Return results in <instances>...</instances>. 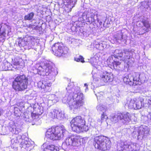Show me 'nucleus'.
Segmentation results:
<instances>
[{
  "mask_svg": "<svg viewBox=\"0 0 151 151\" xmlns=\"http://www.w3.org/2000/svg\"><path fill=\"white\" fill-rule=\"evenodd\" d=\"M52 50L55 55L59 57L63 56L68 52L67 47H63L62 44L59 43L53 45Z\"/></svg>",
  "mask_w": 151,
  "mask_h": 151,
  "instance_id": "10",
  "label": "nucleus"
},
{
  "mask_svg": "<svg viewBox=\"0 0 151 151\" xmlns=\"http://www.w3.org/2000/svg\"><path fill=\"white\" fill-rule=\"evenodd\" d=\"M94 146L96 148L103 151L109 150L111 146L109 139L102 136L96 137L94 138Z\"/></svg>",
  "mask_w": 151,
  "mask_h": 151,
  "instance_id": "6",
  "label": "nucleus"
},
{
  "mask_svg": "<svg viewBox=\"0 0 151 151\" xmlns=\"http://www.w3.org/2000/svg\"><path fill=\"white\" fill-rule=\"evenodd\" d=\"M48 98L49 100L51 101L54 102H55V101H57L58 100V98L57 97H56V96L55 94H52L50 95Z\"/></svg>",
  "mask_w": 151,
  "mask_h": 151,
  "instance_id": "32",
  "label": "nucleus"
},
{
  "mask_svg": "<svg viewBox=\"0 0 151 151\" xmlns=\"http://www.w3.org/2000/svg\"><path fill=\"white\" fill-rule=\"evenodd\" d=\"M119 113H118L116 115L112 114L110 117V119L111 121L114 123H116L119 121V118L118 117Z\"/></svg>",
  "mask_w": 151,
  "mask_h": 151,
  "instance_id": "29",
  "label": "nucleus"
},
{
  "mask_svg": "<svg viewBox=\"0 0 151 151\" xmlns=\"http://www.w3.org/2000/svg\"><path fill=\"white\" fill-rule=\"evenodd\" d=\"M80 137L76 135H71L67 137L65 142L63 143L62 147L63 149H67L68 147L74 146L78 147L81 145Z\"/></svg>",
  "mask_w": 151,
  "mask_h": 151,
  "instance_id": "8",
  "label": "nucleus"
},
{
  "mask_svg": "<svg viewBox=\"0 0 151 151\" xmlns=\"http://www.w3.org/2000/svg\"><path fill=\"white\" fill-rule=\"evenodd\" d=\"M95 16L94 14L91 12H88L86 14L85 12L82 15L83 19L88 22V24H91L93 22L94 23L95 20L94 18Z\"/></svg>",
  "mask_w": 151,
  "mask_h": 151,
  "instance_id": "18",
  "label": "nucleus"
},
{
  "mask_svg": "<svg viewBox=\"0 0 151 151\" xmlns=\"http://www.w3.org/2000/svg\"><path fill=\"white\" fill-rule=\"evenodd\" d=\"M91 60H92L94 62L96 63V59L95 58H91Z\"/></svg>",
  "mask_w": 151,
  "mask_h": 151,
  "instance_id": "46",
  "label": "nucleus"
},
{
  "mask_svg": "<svg viewBox=\"0 0 151 151\" xmlns=\"http://www.w3.org/2000/svg\"><path fill=\"white\" fill-rule=\"evenodd\" d=\"M54 65L51 62L45 63L39 66L38 71L41 72V74L43 76L46 75L55 77L58 74V72L53 68Z\"/></svg>",
  "mask_w": 151,
  "mask_h": 151,
  "instance_id": "7",
  "label": "nucleus"
},
{
  "mask_svg": "<svg viewBox=\"0 0 151 151\" xmlns=\"http://www.w3.org/2000/svg\"><path fill=\"white\" fill-rule=\"evenodd\" d=\"M72 129L77 133L83 131L86 132L89 129L88 127L85 125V121L80 116H77L72 119L70 122Z\"/></svg>",
  "mask_w": 151,
  "mask_h": 151,
  "instance_id": "5",
  "label": "nucleus"
},
{
  "mask_svg": "<svg viewBox=\"0 0 151 151\" xmlns=\"http://www.w3.org/2000/svg\"><path fill=\"white\" fill-rule=\"evenodd\" d=\"M140 74L138 73H133L125 74L123 78L124 82L127 84L134 86L137 92L141 89V80L139 77Z\"/></svg>",
  "mask_w": 151,
  "mask_h": 151,
  "instance_id": "2",
  "label": "nucleus"
},
{
  "mask_svg": "<svg viewBox=\"0 0 151 151\" xmlns=\"http://www.w3.org/2000/svg\"><path fill=\"white\" fill-rule=\"evenodd\" d=\"M123 52L124 56L122 58L123 60H122L124 61L125 63H127L128 65L130 66L132 63H133V60L132 59H133L132 58V56L134 52L130 49H124Z\"/></svg>",
  "mask_w": 151,
  "mask_h": 151,
  "instance_id": "12",
  "label": "nucleus"
},
{
  "mask_svg": "<svg viewBox=\"0 0 151 151\" xmlns=\"http://www.w3.org/2000/svg\"><path fill=\"white\" fill-rule=\"evenodd\" d=\"M1 115V111H0V116Z\"/></svg>",
  "mask_w": 151,
  "mask_h": 151,
  "instance_id": "53",
  "label": "nucleus"
},
{
  "mask_svg": "<svg viewBox=\"0 0 151 151\" xmlns=\"http://www.w3.org/2000/svg\"><path fill=\"white\" fill-rule=\"evenodd\" d=\"M73 2V0H64V3L65 5H69Z\"/></svg>",
  "mask_w": 151,
  "mask_h": 151,
  "instance_id": "39",
  "label": "nucleus"
},
{
  "mask_svg": "<svg viewBox=\"0 0 151 151\" xmlns=\"http://www.w3.org/2000/svg\"><path fill=\"white\" fill-rule=\"evenodd\" d=\"M24 120L26 122H31L33 121L36 124H38L37 123V122L39 123H41V120H40L38 116L36 115L33 114V112L31 113V115L30 116L29 114H28L27 113H25L23 116Z\"/></svg>",
  "mask_w": 151,
  "mask_h": 151,
  "instance_id": "14",
  "label": "nucleus"
},
{
  "mask_svg": "<svg viewBox=\"0 0 151 151\" xmlns=\"http://www.w3.org/2000/svg\"><path fill=\"white\" fill-rule=\"evenodd\" d=\"M149 116L150 118V120H151V113L150 115H149Z\"/></svg>",
  "mask_w": 151,
  "mask_h": 151,
  "instance_id": "50",
  "label": "nucleus"
},
{
  "mask_svg": "<svg viewBox=\"0 0 151 151\" xmlns=\"http://www.w3.org/2000/svg\"><path fill=\"white\" fill-rule=\"evenodd\" d=\"M58 148L53 145L47 146L44 149L43 151H58Z\"/></svg>",
  "mask_w": 151,
  "mask_h": 151,
  "instance_id": "25",
  "label": "nucleus"
},
{
  "mask_svg": "<svg viewBox=\"0 0 151 151\" xmlns=\"http://www.w3.org/2000/svg\"><path fill=\"white\" fill-rule=\"evenodd\" d=\"M20 147L25 149L27 151H30L33 148V145L31 144V142L26 139L22 140L21 142Z\"/></svg>",
  "mask_w": 151,
  "mask_h": 151,
  "instance_id": "20",
  "label": "nucleus"
},
{
  "mask_svg": "<svg viewBox=\"0 0 151 151\" xmlns=\"http://www.w3.org/2000/svg\"><path fill=\"white\" fill-rule=\"evenodd\" d=\"M99 93H98L97 94H95V95L97 96H99Z\"/></svg>",
  "mask_w": 151,
  "mask_h": 151,
  "instance_id": "49",
  "label": "nucleus"
},
{
  "mask_svg": "<svg viewBox=\"0 0 151 151\" xmlns=\"http://www.w3.org/2000/svg\"><path fill=\"white\" fill-rule=\"evenodd\" d=\"M28 81V77L25 75H18L12 82V88L16 91H23L27 88Z\"/></svg>",
  "mask_w": 151,
  "mask_h": 151,
  "instance_id": "4",
  "label": "nucleus"
},
{
  "mask_svg": "<svg viewBox=\"0 0 151 151\" xmlns=\"http://www.w3.org/2000/svg\"><path fill=\"white\" fill-rule=\"evenodd\" d=\"M143 99H141L139 100L135 101L131 100L128 105V107L130 109H138L144 106Z\"/></svg>",
  "mask_w": 151,
  "mask_h": 151,
  "instance_id": "13",
  "label": "nucleus"
},
{
  "mask_svg": "<svg viewBox=\"0 0 151 151\" xmlns=\"http://www.w3.org/2000/svg\"><path fill=\"white\" fill-rule=\"evenodd\" d=\"M84 96L79 87H75L71 99L68 102L71 110L74 114L78 111L83 104Z\"/></svg>",
  "mask_w": 151,
  "mask_h": 151,
  "instance_id": "1",
  "label": "nucleus"
},
{
  "mask_svg": "<svg viewBox=\"0 0 151 151\" xmlns=\"http://www.w3.org/2000/svg\"><path fill=\"white\" fill-rule=\"evenodd\" d=\"M68 133L63 126L60 127H53L47 130L46 137L52 140L60 139L65 136Z\"/></svg>",
  "mask_w": 151,
  "mask_h": 151,
  "instance_id": "3",
  "label": "nucleus"
},
{
  "mask_svg": "<svg viewBox=\"0 0 151 151\" xmlns=\"http://www.w3.org/2000/svg\"><path fill=\"white\" fill-rule=\"evenodd\" d=\"M34 109L33 114L36 115L38 116L39 117V116L41 115L44 112L43 107L39 106L37 108Z\"/></svg>",
  "mask_w": 151,
  "mask_h": 151,
  "instance_id": "23",
  "label": "nucleus"
},
{
  "mask_svg": "<svg viewBox=\"0 0 151 151\" xmlns=\"http://www.w3.org/2000/svg\"><path fill=\"white\" fill-rule=\"evenodd\" d=\"M121 61H120L119 59L117 58L115 61L112 65L111 66H113V68L116 70H119L121 69Z\"/></svg>",
  "mask_w": 151,
  "mask_h": 151,
  "instance_id": "24",
  "label": "nucleus"
},
{
  "mask_svg": "<svg viewBox=\"0 0 151 151\" xmlns=\"http://www.w3.org/2000/svg\"><path fill=\"white\" fill-rule=\"evenodd\" d=\"M148 103L150 105H151V96L148 100Z\"/></svg>",
  "mask_w": 151,
  "mask_h": 151,
  "instance_id": "45",
  "label": "nucleus"
},
{
  "mask_svg": "<svg viewBox=\"0 0 151 151\" xmlns=\"http://www.w3.org/2000/svg\"><path fill=\"white\" fill-rule=\"evenodd\" d=\"M35 39L33 36L28 37L20 39L18 42V45L20 47L27 46L32 48L35 44Z\"/></svg>",
  "mask_w": 151,
  "mask_h": 151,
  "instance_id": "11",
  "label": "nucleus"
},
{
  "mask_svg": "<svg viewBox=\"0 0 151 151\" xmlns=\"http://www.w3.org/2000/svg\"><path fill=\"white\" fill-rule=\"evenodd\" d=\"M75 60L77 62H81L82 63L84 62V58L81 56H79L78 58H75Z\"/></svg>",
  "mask_w": 151,
  "mask_h": 151,
  "instance_id": "37",
  "label": "nucleus"
},
{
  "mask_svg": "<svg viewBox=\"0 0 151 151\" xmlns=\"http://www.w3.org/2000/svg\"><path fill=\"white\" fill-rule=\"evenodd\" d=\"M136 131H134V132H133V133H132V134H135V133H136Z\"/></svg>",
  "mask_w": 151,
  "mask_h": 151,
  "instance_id": "51",
  "label": "nucleus"
},
{
  "mask_svg": "<svg viewBox=\"0 0 151 151\" xmlns=\"http://www.w3.org/2000/svg\"><path fill=\"white\" fill-rule=\"evenodd\" d=\"M139 149L138 144L127 141L121 142L117 145L118 151H136Z\"/></svg>",
  "mask_w": 151,
  "mask_h": 151,
  "instance_id": "9",
  "label": "nucleus"
},
{
  "mask_svg": "<svg viewBox=\"0 0 151 151\" xmlns=\"http://www.w3.org/2000/svg\"><path fill=\"white\" fill-rule=\"evenodd\" d=\"M115 37L117 40H120L121 42H124V43L126 42L127 37L125 35H123L121 32L117 33L115 36Z\"/></svg>",
  "mask_w": 151,
  "mask_h": 151,
  "instance_id": "22",
  "label": "nucleus"
},
{
  "mask_svg": "<svg viewBox=\"0 0 151 151\" xmlns=\"http://www.w3.org/2000/svg\"><path fill=\"white\" fill-rule=\"evenodd\" d=\"M34 15V13L33 12H31L25 16L24 19L25 20H32Z\"/></svg>",
  "mask_w": 151,
  "mask_h": 151,
  "instance_id": "30",
  "label": "nucleus"
},
{
  "mask_svg": "<svg viewBox=\"0 0 151 151\" xmlns=\"http://www.w3.org/2000/svg\"><path fill=\"white\" fill-rule=\"evenodd\" d=\"M115 56L114 55L109 56L107 59V62L108 65L112 66L114 63L115 61L117 58H116Z\"/></svg>",
  "mask_w": 151,
  "mask_h": 151,
  "instance_id": "28",
  "label": "nucleus"
},
{
  "mask_svg": "<svg viewBox=\"0 0 151 151\" xmlns=\"http://www.w3.org/2000/svg\"><path fill=\"white\" fill-rule=\"evenodd\" d=\"M100 78L101 81L105 83H109L113 80L112 74L106 71L102 73L100 76Z\"/></svg>",
  "mask_w": 151,
  "mask_h": 151,
  "instance_id": "17",
  "label": "nucleus"
},
{
  "mask_svg": "<svg viewBox=\"0 0 151 151\" xmlns=\"http://www.w3.org/2000/svg\"><path fill=\"white\" fill-rule=\"evenodd\" d=\"M148 6H147V7ZM147 6H146V8H147Z\"/></svg>",
  "mask_w": 151,
  "mask_h": 151,
  "instance_id": "55",
  "label": "nucleus"
},
{
  "mask_svg": "<svg viewBox=\"0 0 151 151\" xmlns=\"http://www.w3.org/2000/svg\"><path fill=\"white\" fill-rule=\"evenodd\" d=\"M106 116V115H105L104 113H103L102 114L101 116V119L102 120H103L105 119V117Z\"/></svg>",
  "mask_w": 151,
  "mask_h": 151,
  "instance_id": "42",
  "label": "nucleus"
},
{
  "mask_svg": "<svg viewBox=\"0 0 151 151\" xmlns=\"http://www.w3.org/2000/svg\"><path fill=\"white\" fill-rule=\"evenodd\" d=\"M149 130L148 127L146 126H142L139 127L137 131L138 139L142 140L149 133Z\"/></svg>",
  "mask_w": 151,
  "mask_h": 151,
  "instance_id": "15",
  "label": "nucleus"
},
{
  "mask_svg": "<svg viewBox=\"0 0 151 151\" xmlns=\"http://www.w3.org/2000/svg\"><path fill=\"white\" fill-rule=\"evenodd\" d=\"M51 84L45 81H40L38 83V86L39 88L43 89L45 92L50 91V86Z\"/></svg>",
  "mask_w": 151,
  "mask_h": 151,
  "instance_id": "19",
  "label": "nucleus"
},
{
  "mask_svg": "<svg viewBox=\"0 0 151 151\" xmlns=\"http://www.w3.org/2000/svg\"><path fill=\"white\" fill-rule=\"evenodd\" d=\"M142 23L147 28H148L150 27V24L148 21L144 20L142 21Z\"/></svg>",
  "mask_w": 151,
  "mask_h": 151,
  "instance_id": "36",
  "label": "nucleus"
},
{
  "mask_svg": "<svg viewBox=\"0 0 151 151\" xmlns=\"http://www.w3.org/2000/svg\"><path fill=\"white\" fill-rule=\"evenodd\" d=\"M10 130L14 134H19L20 130L19 129L14 128L11 127Z\"/></svg>",
  "mask_w": 151,
  "mask_h": 151,
  "instance_id": "33",
  "label": "nucleus"
},
{
  "mask_svg": "<svg viewBox=\"0 0 151 151\" xmlns=\"http://www.w3.org/2000/svg\"><path fill=\"white\" fill-rule=\"evenodd\" d=\"M96 109L98 111L104 113L106 111L107 108L106 106L100 104L97 106Z\"/></svg>",
  "mask_w": 151,
  "mask_h": 151,
  "instance_id": "26",
  "label": "nucleus"
},
{
  "mask_svg": "<svg viewBox=\"0 0 151 151\" xmlns=\"http://www.w3.org/2000/svg\"><path fill=\"white\" fill-rule=\"evenodd\" d=\"M16 137L17 140L22 139V136L21 134L18 135Z\"/></svg>",
  "mask_w": 151,
  "mask_h": 151,
  "instance_id": "43",
  "label": "nucleus"
},
{
  "mask_svg": "<svg viewBox=\"0 0 151 151\" xmlns=\"http://www.w3.org/2000/svg\"><path fill=\"white\" fill-rule=\"evenodd\" d=\"M1 26H0V35H3V38H5V35H6L5 30L4 29L3 30H2V29L1 30Z\"/></svg>",
  "mask_w": 151,
  "mask_h": 151,
  "instance_id": "38",
  "label": "nucleus"
},
{
  "mask_svg": "<svg viewBox=\"0 0 151 151\" xmlns=\"http://www.w3.org/2000/svg\"><path fill=\"white\" fill-rule=\"evenodd\" d=\"M97 22L99 23L100 25H101L102 24V22L101 21H100L99 20H97Z\"/></svg>",
  "mask_w": 151,
  "mask_h": 151,
  "instance_id": "47",
  "label": "nucleus"
},
{
  "mask_svg": "<svg viewBox=\"0 0 151 151\" xmlns=\"http://www.w3.org/2000/svg\"><path fill=\"white\" fill-rule=\"evenodd\" d=\"M70 98L71 99L70 97H67L65 96V97L63 98V99H62V101L64 103H68V102L70 100Z\"/></svg>",
  "mask_w": 151,
  "mask_h": 151,
  "instance_id": "35",
  "label": "nucleus"
},
{
  "mask_svg": "<svg viewBox=\"0 0 151 151\" xmlns=\"http://www.w3.org/2000/svg\"><path fill=\"white\" fill-rule=\"evenodd\" d=\"M143 4H147V3L146 2H143Z\"/></svg>",
  "mask_w": 151,
  "mask_h": 151,
  "instance_id": "52",
  "label": "nucleus"
},
{
  "mask_svg": "<svg viewBox=\"0 0 151 151\" xmlns=\"http://www.w3.org/2000/svg\"><path fill=\"white\" fill-rule=\"evenodd\" d=\"M21 111L19 109L16 108L14 109V114L15 115L17 116H19L21 115Z\"/></svg>",
  "mask_w": 151,
  "mask_h": 151,
  "instance_id": "34",
  "label": "nucleus"
},
{
  "mask_svg": "<svg viewBox=\"0 0 151 151\" xmlns=\"http://www.w3.org/2000/svg\"><path fill=\"white\" fill-rule=\"evenodd\" d=\"M19 64V61H18L17 60H14V61L13 62V64L14 65H18Z\"/></svg>",
  "mask_w": 151,
  "mask_h": 151,
  "instance_id": "40",
  "label": "nucleus"
},
{
  "mask_svg": "<svg viewBox=\"0 0 151 151\" xmlns=\"http://www.w3.org/2000/svg\"><path fill=\"white\" fill-rule=\"evenodd\" d=\"M84 86H85V87H86V89H87V88H88V87H87V85L86 83H85L84 84Z\"/></svg>",
  "mask_w": 151,
  "mask_h": 151,
  "instance_id": "48",
  "label": "nucleus"
},
{
  "mask_svg": "<svg viewBox=\"0 0 151 151\" xmlns=\"http://www.w3.org/2000/svg\"><path fill=\"white\" fill-rule=\"evenodd\" d=\"M151 113H149L148 115L147 116L145 115L142 116L141 117V119L143 121L145 122H147L149 121H151L150 120V118L149 116L150 115Z\"/></svg>",
  "mask_w": 151,
  "mask_h": 151,
  "instance_id": "31",
  "label": "nucleus"
},
{
  "mask_svg": "<svg viewBox=\"0 0 151 151\" xmlns=\"http://www.w3.org/2000/svg\"><path fill=\"white\" fill-rule=\"evenodd\" d=\"M119 121L123 124H127L131 120V116L129 113H119Z\"/></svg>",
  "mask_w": 151,
  "mask_h": 151,
  "instance_id": "16",
  "label": "nucleus"
},
{
  "mask_svg": "<svg viewBox=\"0 0 151 151\" xmlns=\"http://www.w3.org/2000/svg\"><path fill=\"white\" fill-rule=\"evenodd\" d=\"M115 54L114 55V56H115L116 58L118 59H119L120 61H122V57L123 56V52L121 50H116L114 52Z\"/></svg>",
  "mask_w": 151,
  "mask_h": 151,
  "instance_id": "27",
  "label": "nucleus"
},
{
  "mask_svg": "<svg viewBox=\"0 0 151 151\" xmlns=\"http://www.w3.org/2000/svg\"><path fill=\"white\" fill-rule=\"evenodd\" d=\"M49 115L52 118H57L59 119H61L63 117L61 112L56 109L51 111Z\"/></svg>",
  "mask_w": 151,
  "mask_h": 151,
  "instance_id": "21",
  "label": "nucleus"
},
{
  "mask_svg": "<svg viewBox=\"0 0 151 151\" xmlns=\"http://www.w3.org/2000/svg\"><path fill=\"white\" fill-rule=\"evenodd\" d=\"M74 5H73V6H72V7H74Z\"/></svg>",
  "mask_w": 151,
  "mask_h": 151,
  "instance_id": "54",
  "label": "nucleus"
},
{
  "mask_svg": "<svg viewBox=\"0 0 151 151\" xmlns=\"http://www.w3.org/2000/svg\"><path fill=\"white\" fill-rule=\"evenodd\" d=\"M70 84L69 83L68 85V87H66V90H67V91L69 93H70Z\"/></svg>",
  "mask_w": 151,
  "mask_h": 151,
  "instance_id": "41",
  "label": "nucleus"
},
{
  "mask_svg": "<svg viewBox=\"0 0 151 151\" xmlns=\"http://www.w3.org/2000/svg\"><path fill=\"white\" fill-rule=\"evenodd\" d=\"M41 49V47L40 46L37 47V48H35V50L37 51L38 53H39V50Z\"/></svg>",
  "mask_w": 151,
  "mask_h": 151,
  "instance_id": "44",
  "label": "nucleus"
}]
</instances>
